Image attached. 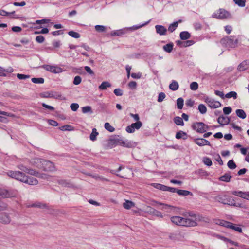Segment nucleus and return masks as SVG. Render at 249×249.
Masks as SVG:
<instances>
[{
  "label": "nucleus",
  "mask_w": 249,
  "mask_h": 249,
  "mask_svg": "<svg viewBox=\"0 0 249 249\" xmlns=\"http://www.w3.org/2000/svg\"><path fill=\"white\" fill-rule=\"evenodd\" d=\"M178 21L174 22L173 23L171 24L168 27V30L171 32H173L175 30V29L178 27Z\"/></svg>",
  "instance_id": "obj_39"
},
{
  "label": "nucleus",
  "mask_w": 249,
  "mask_h": 249,
  "mask_svg": "<svg viewBox=\"0 0 249 249\" xmlns=\"http://www.w3.org/2000/svg\"><path fill=\"white\" fill-rule=\"evenodd\" d=\"M249 66V61L245 60L241 62L238 66L237 69L239 71H243L246 70Z\"/></svg>",
  "instance_id": "obj_19"
},
{
  "label": "nucleus",
  "mask_w": 249,
  "mask_h": 249,
  "mask_svg": "<svg viewBox=\"0 0 249 249\" xmlns=\"http://www.w3.org/2000/svg\"><path fill=\"white\" fill-rule=\"evenodd\" d=\"M152 205L155 206L156 204H158V205L162 206L161 208H160V209L161 210H166L167 211H168L169 209L173 208V206H172L171 205L164 204V203H160V202H158L155 200L152 201Z\"/></svg>",
  "instance_id": "obj_18"
},
{
  "label": "nucleus",
  "mask_w": 249,
  "mask_h": 249,
  "mask_svg": "<svg viewBox=\"0 0 249 249\" xmlns=\"http://www.w3.org/2000/svg\"><path fill=\"white\" fill-rule=\"evenodd\" d=\"M98 135V132L97 131L96 128H93L92 132L90 135V139L91 141H95L96 139V137Z\"/></svg>",
  "instance_id": "obj_35"
},
{
  "label": "nucleus",
  "mask_w": 249,
  "mask_h": 249,
  "mask_svg": "<svg viewBox=\"0 0 249 249\" xmlns=\"http://www.w3.org/2000/svg\"><path fill=\"white\" fill-rule=\"evenodd\" d=\"M6 174L13 178L30 185H36L38 184V181L36 178L32 177H28L20 171L10 170Z\"/></svg>",
  "instance_id": "obj_1"
},
{
  "label": "nucleus",
  "mask_w": 249,
  "mask_h": 249,
  "mask_svg": "<svg viewBox=\"0 0 249 249\" xmlns=\"http://www.w3.org/2000/svg\"><path fill=\"white\" fill-rule=\"evenodd\" d=\"M177 107L179 109H181L184 105V100L182 98H179L177 100Z\"/></svg>",
  "instance_id": "obj_36"
},
{
  "label": "nucleus",
  "mask_w": 249,
  "mask_h": 249,
  "mask_svg": "<svg viewBox=\"0 0 249 249\" xmlns=\"http://www.w3.org/2000/svg\"><path fill=\"white\" fill-rule=\"evenodd\" d=\"M177 193L180 195L183 196H186L188 195H192V193L187 190H178L177 191Z\"/></svg>",
  "instance_id": "obj_30"
},
{
  "label": "nucleus",
  "mask_w": 249,
  "mask_h": 249,
  "mask_svg": "<svg viewBox=\"0 0 249 249\" xmlns=\"http://www.w3.org/2000/svg\"><path fill=\"white\" fill-rule=\"evenodd\" d=\"M95 29L98 32H104L106 30V27L103 25H97L95 26Z\"/></svg>",
  "instance_id": "obj_40"
},
{
  "label": "nucleus",
  "mask_w": 249,
  "mask_h": 249,
  "mask_svg": "<svg viewBox=\"0 0 249 249\" xmlns=\"http://www.w3.org/2000/svg\"><path fill=\"white\" fill-rule=\"evenodd\" d=\"M68 35L74 38H79L80 37V35L78 33L73 31H69Z\"/></svg>",
  "instance_id": "obj_43"
},
{
  "label": "nucleus",
  "mask_w": 249,
  "mask_h": 249,
  "mask_svg": "<svg viewBox=\"0 0 249 249\" xmlns=\"http://www.w3.org/2000/svg\"><path fill=\"white\" fill-rule=\"evenodd\" d=\"M217 122L222 125L228 124L230 122V119L228 117L220 116L217 119Z\"/></svg>",
  "instance_id": "obj_20"
},
{
  "label": "nucleus",
  "mask_w": 249,
  "mask_h": 249,
  "mask_svg": "<svg viewBox=\"0 0 249 249\" xmlns=\"http://www.w3.org/2000/svg\"><path fill=\"white\" fill-rule=\"evenodd\" d=\"M121 146L127 148H131L133 147L134 143L128 140H124L122 139V141H121Z\"/></svg>",
  "instance_id": "obj_22"
},
{
  "label": "nucleus",
  "mask_w": 249,
  "mask_h": 249,
  "mask_svg": "<svg viewBox=\"0 0 249 249\" xmlns=\"http://www.w3.org/2000/svg\"><path fill=\"white\" fill-rule=\"evenodd\" d=\"M171 221L174 224L184 227H195L197 226V222L191 218H183L180 216H172Z\"/></svg>",
  "instance_id": "obj_2"
},
{
  "label": "nucleus",
  "mask_w": 249,
  "mask_h": 249,
  "mask_svg": "<svg viewBox=\"0 0 249 249\" xmlns=\"http://www.w3.org/2000/svg\"><path fill=\"white\" fill-rule=\"evenodd\" d=\"M223 112L225 114L228 115L231 113L232 111V109L231 107H225L223 109Z\"/></svg>",
  "instance_id": "obj_58"
},
{
  "label": "nucleus",
  "mask_w": 249,
  "mask_h": 249,
  "mask_svg": "<svg viewBox=\"0 0 249 249\" xmlns=\"http://www.w3.org/2000/svg\"><path fill=\"white\" fill-rule=\"evenodd\" d=\"M190 87L191 90H196L198 88V85L196 82H193L191 83Z\"/></svg>",
  "instance_id": "obj_49"
},
{
  "label": "nucleus",
  "mask_w": 249,
  "mask_h": 249,
  "mask_svg": "<svg viewBox=\"0 0 249 249\" xmlns=\"http://www.w3.org/2000/svg\"><path fill=\"white\" fill-rule=\"evenodd\" d=\"M166 97V95L163 92H160L159 94L158 98V102H161L163 101V100L165 99Z\"/></svg>",
  "instance_id": "obj_51"
},
{
  "label": "nucleus",
  "mask_w": 249,
  "mask_h": 249,
  "mask_svg": "<svg viewBox=\"0 0 249 249\" xmlns=\"http://www.w3.org/2000/svg\"><path fill=\"white\" fill-rule=\"evenodd\" d=\"M45 38L41 35L38 36L36 38V40L37 43H42L44 41Z\"/></svg>",
  "instance_id": "obj_56"
},
{
  "label": "nucleus",
  "mask_w": 249,
  "mask_h": 249,
  "mask_svg": "<svg viewBox=\"0 0 249 249\" xmlns=\"http://www.w3.org/2000/svg\"><path fill=\"white\" fill-rule=\"evenodd\" d=\"M81 78L79 76H76L74 77L73 83L75 85H79L81 82Z\"/></svg>",
  "instance_id": "obj_54"
},
{
  "label": "nucleus",
  "mask_w": 249,
  "mask_h": 249,
  "mask_svg": "<svg viewBox=\"0 0 249 249\" xmlns=\"http://www.w3.org/2000/svg\"><path fill=\"white\" fill-rule=\"evenodd\" d=\"M230 223V222L222 220L220 222L219 225L229 228Z\"/></svg>",
  "instance_id": "obj_61"
},
{
  "label": "nucleus",
  "mask_w": 249,
  "mask_h": 249,
  "mask_svg": "<svg viewBox=\"0 0 249 249\" xmlns=\"http://www.w3.org/2000/svg\"><path fill=\"white\" fill-rule=\"evenodd\" d=\"M27 173L31 175L35 176L36 177H37L38 176V172L31 169L27 168V171H26Z\"/></svg>",
  "instance_id": "obj_48"
},
{
  "label": "nucleus",
  "mask_w": 249,
  "mask_h": 249,
  "mask_svg": "<svg viewBox=\"0 0 249 249\" xmlns=\"http://www.w3.org/2000/svg\"><path fill=\"white\" fill-rule=\"evenodd\" d=\"M104 126L105 129L108 130L109 132H112L115 130V128L110 125L109 123H106L105 124Z\"/></svg>",
  "instance_id": "obj_45"
},
{
  "label": "nucleus",
  "mask_w": 249,
  "mask_h": 249,
  "mask_svg": "<svg viewBox=\"0 0 249 249\" xmlns=\"http://www.w3.org/2000/svg\"><path fill=\"white\" fill-rule=\"evenodd\" d=\"M156 32L160 35H165L167 32V29L162 25H157L155 26Z\"/></svg>",
  "instance_id": "obj_17"
},
{
  "label": "nucleus",
  "mask_w": 249,
  "mask_h": 249,
  "mask_svg": "<svg viewBox=\"0 0 249 249\" xmlns=\"http://www.w3.org/2000/svg\"><path fill=\"white\" fill-rule=\"evenodd\" d=\"M178 88V84L176 81H173L169 85V89L173 91L177 90Z\"/></svg>",
  "instance_id": "obj_28"
},
{
  "label": "nucleus",
  "mask_w": 249,
  "mask_h": 249,
  "mask_svg": "<svg viewBox=\"0 0 249 249\" xmlns=\"http://www.w3.org/2000/svg\"><path fill=\"white\" fill-rule=\"evenodd\" d=\"M215 160L220 165H222L223 164V162L219 154H217L216 155L215 157Z\"/></svg>",
  "instance_id": "obj_64"
},
{
  "label": "nucleus",
  "mask_w": 249,
  "mask_h": 249,
  "mask_svg": "<svg viewBox=\"0 0 249 249\" xmlns=\"http://www.w3.org/2000/svg\"><path fill=\"white\" fill-rule=\"evenodd\" d=\"M190 34L188 32L183 31L180 33V37L182 40H186L190 37Z\"/></svg>",
  "instance_id": "obj_27"
},
{
  "label": "nucleus",
  "mask_w": 249,
  "mask_h": 249,
  "mask_svg": "<svg viewBox=\"0 0 249 249\" xmlns=\"http://www.w3.org/2000/svg\"><path fill=\"white\" fill-rule=\"evenodd\" d=\"M214 201L218 202L223 204L229 205L236 207L240 206V204L235 202L233 198L226 195H218L213 197Z\"/></svg>",
  "instance_id": "obj_3"
},
{
  "label": "nucleus",
  "mask_w": 249,
  "mask_h": 249,
  "mask_svg": "<svg viewBox=\"0 0 249 249\" xmlns=\"http://www.w3.org/2000/svg\"><path fill=\"white\" fill-rule=\"evenodd\" d=\"M57 183L63 187L71 188L74 186L73 184L69 180L59 179L57 180Z\"/></svg>",
  "instance_id": "obj_13"
},
{
  "label": "nucleus",
  "mask_w": 249,
  "mask_h": 249,
  "mask_svg": "<svg viewBox=\"0 0 249 249\" xmlns=\"http://www.w3.org/2000/svg\"><path fill=\"white\" fill-rule=\"evenodd\" d=\"M82 111L83 113H87L88 112L92 113V109L90 106L84 107L82 108Z\"/></svg>",
  "instance_id": "obj_47"
},
{
  "label": "nucleus",
  "mask_w": 249,
  "mask_h": 249,
  "mask_svg": "<svg viewBox=\"0 0 249 249\" xmlns=\"http://www.w3.org/2000/svg\"><path fill=\"white\" fill-rule=\"evenodd\" d=\"M229 12L224 9H219L212 15V17L217 19H226L230 17Z\"/></svg>",
  "instance_id": "obj_6"
},
{
  "label": "nucleus",
  "mask_w": 249,
  "mask_h": 249,
  "mask_svg": "<svg viewBox=\"0 0 249 249\" xmlns=\"http://www.w3.org/2000/svg\"><path fill=\"white\" fill-rule=\"evenodd\" d=\"M16 193L13 191H8L4 189H0V196L3 198L15 197Z\"/></svg>",
  "instance_id": "obj_10"
},
{
  "label": "nucleus",
  "mask_w": 249,
  "mask_h": 249,
  "mask_svg": "<svg viewBox=\"0 0 249 249\" xmlns=\"http://www.w3.org/2000/svg\"><path fill=\"white\" fill-rule=\"evenodd\" d=\"M124 34V32L123 30H119L114 31L111 33V35L113 36H119Z\"/></svg>",
  "instance_id": "obj_46"
},
{
  "label": "nucleus",
  "mask_w": 249,
  "mask_h": 249,
  "mask_svg": "<svg viewBox=\"0 0 249 249\" xmlns=\"http://www.w3.org/2000/svg\"><path fill=\"white\" fill-rule=\"evenodd\" d=\"M229 228L232 229L238 232L241 233L242 231V228L240 227L237 226L236 225L231 222Z\"/></svg>",
  "instance_id": "obj_33"
},
{
  "label": "nucleus",
  "mask_w": 249,
  "mask_h": 249,
  "mask_svg": "<svg viewBox=\"0 0 249 249\" xmlns=\"http://www.w3.org/2000/svg\"><path fill=\"white\" fill-rule=\"evenodd\" d=\"M186 133L183 131H179L176 134V138L178 139H181L183 136H186Z\"/></svg>",
  "instance_id": "obj_52"
},
{
  "label": "nucleus",
  "mask_w": 249,
  "mask_h": 249,
  "mask_svg": "<svg viewBox=\"0 0 249 249\" xmlns=\"http://www.w3.org/2000/svg\"><path fill=\"white\" fill-rule=\"evenodd\" d=\"M85 70L89 74L91 75H94V73L93 71L91 69V68L89 66H85L84 67Z\"/></svg>",
  "instance_id": "obj_59"
},
{
  "label": "nucleus",
  "mask_w": 249,
  "mask_h": 249,
  "mask_svg": "<svg viewBox=\"0 0 249 249\" xmlns=\"http://www.w3.org/2000/svg\"><path fill=\"white\" fill-rule=\"evenodd\" d=\"M231 193L232 195L236 196H237L249 200V191L243 192L241 191H232Z\"/></svg>",
  "instance_id": "obj_11"
},
{
  "label": "nucleus",
  "mask_w": 249,
  "mask_h": 249,
  "mask_svg": "<svg viewBox=\"0 0 249 249\" xmlns=\"http://www.w3.org/2000/svg\"><path fill=\"white\" fill-rule=\"evenodd\" d=\"M225 97L227 98H231L232 97L233 99H236L237 97V94L235 91H230L225 95Z\"/></svg>",
  "instance_id": "obj_34"
},
{
  "label": "nucleus",
  "mask_w": 249,
  "mask_h": 249,
  "mask_svg": "<svg viewBox=\"0 0 249 249\" xmlns=\"http://www.w3.org/2000/svg\"><path fill=\"white\" fill-rule=\"evenodd\" d=\"M44 164H46V171H54L55 170V167L53 163L50 161H44Z\"/></svg>",
  "instance_id": "obj_16"
},
{
  "label": "nucleus",
  "mask_w": 249,
  "mask_h": 249,
  "mask_svg": "<svg viewBox=\"0 0 249 249\" xmlns=\"http://www.w3.org/2000/svg\"><path fill=\"white\" fill-rule=\"evenodd\" d=\"M154 186L157 189L166 191V186L160 184H155Z\"/></svg>",
  "instance_id": "obj_53"
},
{
  "label": "nucleus",
  "mask_w": 249,
  "mask_h": 249,
  "mask_svg": "<svg viewBox=\"0 0 249 249\" xmlns=\"http://www.w3.org/2000/svg\"><path fill=\"white\" fill-rule=\"evenodd\" d=\"M236 113L238 117L243 119L246 118L247 116L245 112L242 109H237Z\"/></svg>",
  "instance_id": "obj_31"
},
{
  "label": "nucleus",
  "mask_w": 249,
  "mask_h": 249,
  "mask_svg": "<svg viewBox=\"0 0 249 249\" xmlns=\"http://www.w3.org/2000/svg\"><path fill=\"white\" fill-rule=\"evenodd\" d=\"M178 234L177 233H171L169 235V238L172 240H176L178 238Z\"/></svg>",
  "instance_id": "obj_62"
},
{
  "label": "nucleus",
  "mask_w": 249,
  "mask_h": 249,
  "mask_svg": "<svg viewBox=\"0 0 249 249\" xmlns=\"http://www.w3.org/2000/svg\"><path fill=\"white\" fill-rule=\"evenodd\" d=\"M17 76L18 79H21V80L25 79L30 78V75H25V74H19V73L17 74Z\"/></svg>",
  "instance_id": "obj_60"
},
{
  "label": "nucleus",
  "mask_w": 249,
  "mask_h": 249,
  "mask_svg": "<svg viewBox=\"0 0 249 249\" xmlns=\"http://www.w3.org/2000/svg\"><path fill=\"white\" fill-rule=\"evenodd\" d=\"M44 160L39 159V158H35L33 159L31 161V164L34 166L35 167H36L39 169L40 168V167H42L41 165L42 164V162H43Z\"/></svg>",
  "instance_id": "obj_14"
},
{
  "label": "nucleus",
  "mask_w": 249,
  "mask_h": 249,
  "mask_svg": "<svg viewBox=\"0 0 249 249\" xmlns=\"http://www.w3.org/2000/svg\"><path fill=\"white\" fill-rule=\"evenodd\" d=\"M194 43V41L192 40H187L186 41H184L183 44L182 45V47H186L190 46L193 45Z\"/></svg>",
  "instance_id": "obj_55"
},
{
  "label": "nucleus",
  "mask_w": 249,
  "mask_h": 249,
  "mask_svg": "<svg viewBox=\"0 0 249 249\" xmlns=\"http://www.w3.org/2000/svg\"><path fill=\"white\" fill-rule=\"evenodd\" d=\"M79 107V105L77 103H72L70 106L71 109L73 111H76Z\"/></svg>",
  "instance_id": "obj_57"
},
{
  "label": "nucleus",
  "mask_w": 249,
  "mask_h": 249,
  "mask_svg": "<svg viewBox=\"0 0 249 249\" xmlns=\"http://www.w3.org/2000/svg\"><path fill=\"white\" fill-rule=\"evenodd\" d=\"M192 128L198 133H203L209 129V126L202 122H195L192 124Z\"/></svg>",
  "instance_id": "obj_5"
},
{
  "label": "nucleus",
  "mask_w": 249,
  "mask_h": 249,
  "mask_svg": "<svg viewBox=\"0 0 249 249\" xmlns=\"http://www.w3.org/2000/svg\"><path fill=\"white\" fill-rule=\"evenodd\" d=\"M111 86V84L108 81H104L99 86V89L100 90H106L107 88H109Z\"/></svg>",
  "instance_id": "obj_25"
},
{
  "label": "nucleus",
  "mask_w": 249,
  "mask_h": 249,
  "mask_svg": "<svg viewBox=\"0 0 249 249\" xmlns=\"http://www.w3.org/2000/svg\"><path fill=\"white\" fill-rule=\"evenodd\" d=\"M194 141L199 146H202L204 145H211L210 142L203 138H196L194 139Z\"/></svg>",
  "instance_id": "obj_12"
},
{
  "label": "nucleus",
  "mask_w": 249,
  "mask_h": 249,
  "mask_svg": "<svg viewBox=\"0 0 249 249\" xmlns=\"http://www.w3.org/2000/svg\"><path fill=\"white\" fill-rule=\"evenodd\" d=\"M227 166L228 168L230 169H234L237 167L236 164L232 160H230L228 162Z\"/></svg>",
  "instance_id": "obj_38"
},
{
  "label": "nucleus",
  "mask_w": 249,
  "mask_h": 249,
  "mask_svg": "<svg viewBox=\"0 0 249 249\" xmlns=\"http://www.w3.org/2000/svg\"><path fill=\"white\" fill-rule=\"evenodd\" d=\"M114 93L116 96H122L123 95V91L119 88L116 89L114 90Z\"/></svg>",
  "instance_id": "obj_63"
},
{
  "label": "nucleus",
  "mask_w": 249,
  "mask_h": 249,
  "mask_svg": "<svg viewBox=\"0 0 249 249\" xmlns=\"http://www.w3.org/2000/svg\"><path fill=\"white\" fill-rule=\"evenodd\" d=\"M232 178V176L230 175L229 173H225L223 176H221L219 179L220 181H224L226 182H230L231 178Z\"/></svg>",
  "instance_id": "obj_21"
},
{
  "label": "nucleus",
  "mask_w": 249,
  "mask_h": 249,
  "mask_svg": "<svg viewBox=\"0 0 249 249\" xmlns=\"http://www.w3.org/2000/svg\"><path fill=\"white\" fill-rule=\"evenodd\" d=\"M174 121L178 125L183 126L184 124L182 118L178 116L175 117L174 118Z\"/></svg>",
  "instance_id": "obj_29"
},
{
  "label": "nucleus",
  "mask_w": 249,
  "mask_h": 249,
  "mask_svg": "<svg viewBox=\"0 0 249 249\" xmlns=\"http://www.w3.org/2000/svg\"><path fill=\"white\" fill-rule=\"evenodd\" d=\"M41 68L53 73H59L62 72V69L55 65H43Z\"/></svg>",
  "instance_id": "obj_7"
},
{
  "label": "nucleus",
  "mask_w": 249,
  "mask_h": 249,
  "mask_svg": "<svg viewBox=\"0 0 249 249\" xmlns=\"http://www.w3.org/2000/svg\"><path fill=\"white\" fill-rule=\"evenodd\" d=\"M10 218L7 214L0 213V222L4 224H8L10 223Z\"/></svg>",
  "instance_id": "obj_15"
},
{
  "label": "nucleus",
  "mask_w": 249,
  "mask_h": 249,
  "mask_svg": "<svg viewBox=\"0 0 249 249\" xmlns=\"http://www.w3.org/2000/svg\"><path fill=\"white\" fill-rule=\"evenodd\" d=\"M203 162L205 165L208 166H210L212 165L211 160L207 157H204L203 158Z\"/></svg>",
  "instance_id": "obj_44"
},
{
  "label": "nucleus",
  "mask_w": 249,
  "mask_h": 249,
  "mask_svg": "<svg viewBox=\"0 0 249 249\" xmlns=\"http://www.w3.org/2000/svg\"><path fill=\"white\" fill-rule=\"evenodd\" d=\"M124 208L126 209H129L134 206V203L131 201L126 200L123 204Z\"/></svg>",
  "instance_id": "obj_32"
},
{
  "label": "nucleus",
  "mask_w": 249,
  "mask_h": 249,
  "mask_svg": "<svg viewBox=\"0 0 249 249\" xmlns=\"http://www.w3.org/2000/svg\"><path fill=\"white\" fill-rule=\"evenodd\" d=\"M51 98L56 99H65V98H62V96L60 93L54 91H51Z\"/></svg>",
  "instance_id": "obj_23"
},
{
  "label": "nucleus",
  "mask_w": 249,
  "mask_h": 249,
  "mask_svg": "<svg viewBox=\"0 0 249 249\" xmlns=\"http://www.w3.org/2000/svg\"><path fill=\"white\" fill-rule=\"evenodd\" d=\"M234 2L240 7H243L246 5V0H233Z\"/></svg>",
  "instance_id": "obj_42"
},
{
  "label": "nucleus",
  "mask_w": 249,
  "mask_h": 249,
  "mask_svg": "<svg viewBox=\"0 0 249 249\" xmlns=\"http://www.w3.org/2000/svg\"><path fill=\"white\" fill-rule=\"evenodd\" d=\"M238 41V38L235 36H230L223 38L221 40L220 43L226 47L234 48L237 46Z\"/></svg>",
  "instance_id": "obj_4"
},
{
  "label": "nucleus",
  "mask_w": 249,
  "mask_h": 249,
  "mask_svg": "<svg viewBox=\"0 0 249 249\" xmlns=\"http://www.w3.org/2000/svg\"><path fill=\"white\" fill-rule=\"evenodd\" d=\"M149 211L151 213H152L153 215H155L157 216L160 217H163V215L160 212H159L152 207H149Z\"/></svg>",
  "instance_id": "obj_26"
},
{
  "label": "nucleus",
  "mask_w": 249,
  "mask_h": 249,
  "mask_svg": "<svg viewBox=\"0 0 249 249\" xmlns=\"http://www.w3.org/2000/svg\"><path fill=\"white\" fill-rule=\"evenodd\" d=\"M198 109L199 112L202 114L206 113L207 112V108L206 106L203 104H200L198 106Z\"/></svg>",
  "instance_id": "obj_41"
},
{
  "label": "nucleus",
  "mask_w": 249,
  "mask_h": 249,
  "mask_svg": "<svg viewBox=\"0 0 249 249\" xmlns=\"http://www.w3.org/2000/svg\"><path fill=\"white\" fill-rule=\"evenodd\" d=\"M122 141V139H121L119 138H115L112 139H111V141L116 145H121V141Z\"/></svg>",
  "instance_id": "obj_50"
},
{
  "label": "nucleus",
  "mask_w": 249,
  "mask_h": 249,
  "mask_svg": "<svg viewBox=\"0 0 249 249\" xmlns=\"http://www.w3.org/2000/svg\"><path fill=\"white\" fill-rule=\"evenodd\" d=\"M31 81L35 84H43L44 82V79L43 78H32Z\"/></svg>",
  "instance_id": "obj_37"
},
{
  "label": "nucleus",
  "mask_w": 249,
  "mask_h": 249,
  "mask_svg": "<svg viewBox=\"0 0 249 249\" xmlns=\"http://www.w3.org/2000/svg\"><path fill=\"white\" fill-rule=\"evenodd\" d=\"M142 126V123L140 121H138L136 123L132 124L126 127V131L128 133H133L135 131V129H139Z\"/></svg>",
  "instance_id": "obj_9"
},
{
  "label": "nucleus",
  "mask_w": 249,
  "mask_h": 249,
  "mask_svg": "<svg viewBox=\"0 0 249 249\" xmlns=\"http://www.w3.org/2000/svg\"><path fill=\"white\" fill-rule=\"evenodd\" d=\"M174 44L173 43H170L163 46V50L167 53H171L173 49Z\"/></svg>",
  "instance_id": "obj_24"
},
{
  "label": "nucleus",
  "mask_w": 249,
  "mask_h": 249,
  "mask_svg": "<svg viewBox=\"0 0 249 249\" xmlns=\"http://www.w3.org/2000/svg\"><path fill=\"white\" fill-rule=\"evenodd\" d=\"M205 101L207 104L208 106L212 108H217L221 106V104L219 102L216 101L213 99L208 97H207Z\"/></svg>",
  "instance_id": "obj_8"
}]
</instances>
